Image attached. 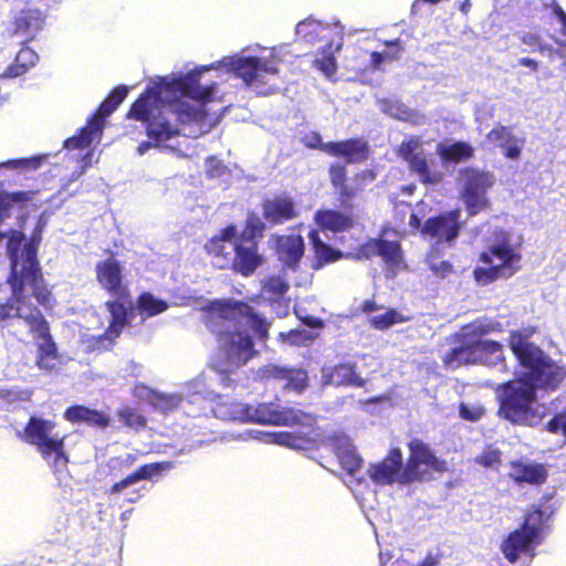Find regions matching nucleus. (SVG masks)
Returning a JSON list of instances; mask_svg holds the SVG:
<instances>
[{
  "mask_svg": "<svg viewBox=\"0 0 566 566\" xmlns=\"http://www.w3.org/2000/svg\"><path fill=\"white\" fill-rule=\"evenodd\" d=\"M209 69L210 66H203L171 80L160 77L132 104L126 117L143 123L145 133L151 140V143L143 142L138 145L137 150L140 155L151 145L160 147L169 139L179 136L182 126L206 122L208 114L201 107H195L180 99L164 101L163 95L179 94L201 103L212 101L217 84L201 86L199 83L201 73Z\"/></svg>",
  "mask_w": 566,
  "mask_h": 566,
  "instance_id": "1",
  "label": "nucleus"
},
{
  "mask_svg": "<svg viewBox=\"0 0 566 566\" xmlns=\"http://www.w3.org/2000/svg\"><path fill=\"white\" fill-rule=\"evenodd\" d=\"M206 325L219 334L221 353L217 354L210 367L220 375H230L259 355L252 336L239 329L219 333L217 326L222 322L249 325L261 343L270 338V323L243 301L231 298L213 300L202 307Z\"/></svg>",
  "mask_w": 566,
  "mask_h": 566,
  "instance_id": "2",
  "label": "nucleus"
},
{
  "mask_svg": "<svg viewBox=\"0 0 566 566\" xmlns=\"http://www.w3.org/2000/svg\"><path fill=\"white\" fill-rule=\"evenodd\" d=\"M266 223L253 211L249 212L241 232L233 223L223 227L205 243V251L212 264L243 277L252 276L263 265L265 258L260 251Z\"/></svg>",
  "mask_w": 566,
  "mask_h": 566,
  "instance_id": "3",
  "label": "nucleus"
},
{
  "mask_svg": "<svg viewBox=\"0 0 566 566\" xmlns=\"http://www.w3.org/2000/svg\"><path fill=\"white\" fill-rule=\"evenodd\" d=\"M18 247L19 241H9V253L11 258V271L8 276V284L11 289L10 302L14 304L12 317H19L28 325L31 334L50 326L49 322L42 315L40 308L32 304L24 294L25 285L32 289V295L42 306H49L52 300V293L48 289L40 262L38 260V250L32 242H27L22 251L21 266L18 269Z\"/></svg>",
  "mask_w": 566,
  "mask_h": 566,
  "instance_id": "4",
  "label": "nucleus"
},
{
  "mask_svg": "<svg viewBox=\"0 0 566 566\" xmlns=\"http://www.w3.org/2000/svg\"><path fill=\"white\" fill-rule=\"evenodd\" d=\"M328 156L343 161H333L328 165L327 175L333 189L337 192L338 201L347 205L377 178L374 169L366 168L356 171L348 182L347 165L364 164L370 158V146L363 137H352L343 140L329 142Z\"/></svg>",
  "mask_w": 566,
  "mask_h": 566,
  "instance_id": "5",
  "label": "nucleus"
},
{
  "mask_svg": "<svg viewBox=\"0 0 566 566\" xmlns=\"http://www.w3.org/2000/svg\"><path fill=\"white\" fill-rule=\"evenodd\" d=\"M95 277L101 289L113 297L104 304L109 313L108 326L103 334L94 338V348L107 349L129 325L132 294L125 281L124 266L114 255L96 263Z\"/></svg>",
  "mask_w": 566,
  "mask_h": 566,
  "instance_id": "6",
  "label": "nucleus"
},
{
  "mask_svg": "<svg viewBox=\"0 0 566 566\" xmlns=\"http://www.w3.org/2000/svg\"><path fill=\"white\" fill-rule=\"evenodd\" d=\"M499 415L518 426L534 427L548 413V407L538 402L534 386H528L520 378L501 385Z\"/></svg>",
  "mask_w": 566,
  "mask_h": 566,
  "instance_id": "7",
  "label": "nucleus"
},
{
  "mask_svg": "<svg viewBox=\"0 0 566 566\" xmlns=\"http://www.w3.org/2000/svg\"><path fill=\"white\" fill-rule=\"evenodd\" d=\"M549 516L539 506H533L524 515L520 527L510 532L500 549L505 559L515 563L522 554L533 557L548 528Z\"/></svg>",
  "mask_w": 566,
  "mask_h": 566,
  "instance_id": "8",
  "label": "nucleus"
},
{
  "mask_svg": "<svg viewBox=\"0 0 566 566\" xmlns=\"http://www.w3.org/2000/svg\"><path fill=\"white\" fill-rule=\"evenodd\" d=\"M55 427L54 420L31 416L18 436L27 443L34 446L41 457L50 461L54 472H61L67 468L70 458L65 451V437L53 434Z\"/></svg>",
  "mask_w": 566,
  "mask_h": 566,
  "instance_id": "9",
  "label": "nucleus"
},
{
  "mask_svg": "<svg viewBox=\"0 0 566 566\" xmlns=\"http://www.w3.org/2000/svg\"><path fill=\"white\" fill-rule=\"evenodd\" d=\"M478 260L486 266H476L472 276L479 285L485 286L499 279L513 276L521 269L522 255L510 240L504 238L482 251Z\"/></svg>",
  "mask_w": 566,
  "mask_h": 566,
  "instance_id": "10",
  "label": "nucleus"
},
{
  "mask_svg": "<svg viewBox=\"0 0 566 566\" xmlns=\"http://www.w3.org/2000/svg\"><path fill=\"white\" fill-rule=\"evenodd\" d=\"M409 455L403 464L402 482L408 484L422 483L433 480V473L442 474L448 471L444 459L437 457L430 446L419 438H412L407 443Z\"/></svg>",
  "mask_w": 566,
  "mask_h": 566,
  "instance_id": "11",
  "label": "nucleus"
},
{
  "mask_svg": "<svg viewBox=\"0 0 566 566\" xmlns=\"http://www.w3.org/2000/svg\"><path fill=\"white\" fill-rule=\"evenodd\" d=\"M245 422L273 426L312 427L316 417L293 407H281L274 402L247 403Z\"/></svg>",
  "mask_w": 566,
  "mask_h": 566,
  "instance_id": "12",
  "label": "nucleus"
},
{
  "mask_svg": "<svg viewBox=\"0 0 566 566\" xmlns=\"http://www.w3.org/2000/svg\"><path fill=\"white\" fill-rule=\"evenodd\" d=\"M229 66L237 77L241 78L245 85L258 90L260 94L268 95L274 91V87L269 84V77L279 75L275 61L259 56H240L232 59Z\"/></svg>",
  "mask_w": 566,
  "mask_h": 566,
  "instance_id": "13",
  "label": "nucleus"
},
{
  "mask_svg": "<svg viewBox=\"0 0 566 566\" xmlns=\"http://www.w3.org/2000/svg\"><path fill=\"white\" fill-rule=\"evenodd\" d=\"M463 175L464 184L461 199L464 202L468 214L473 217L491 207L486 192L494 185V177L489 171L472 168L465 169Z\"/></svg>",
  "mask_w": 566,
  "mask_h": 566,
  "instance_id": "14",
  "label": "nucleus"
},
{
  "mask_svg": "<svg viewBox=\"0 0 566 566\" xmlns=\"http://www.w3.org/2000/svg\"><path fill=\"white\" fill-rule=\"evenodd\" d=\"M459 209L440 212L428 218L421 228V235L437 243L452 244L460 235L462 222Z\"/></svg>",
  "mask_w": 566,
  "mask_h": 566,
  "instance_id": "15",
  "label": "nucleus"
},
{
  "mask_svg": "<svg viewBox=\"0 0 566 566\" xmlns=\"http://www.w3.org/2000/svg\"><path fill=\"white\" fill-rule=\"evenodd\" d=\"M418 138H410L402 140L398 147V156L408 164L411 174L416 175L420 182L424 185H434L442 180V175L439 171L430 169L428 159L423 151L417 153L419 147Z\"/></svg>",
  "mask_w": 566,
  "mask_h": 566,
  "instance_id": "16",
  "label": "nucleus"
},
{
  "mask_svg": "<svg viewBox=\"0 0 566 566\" xmlns=\"http://www.w3.org/2000/svg\"><path fill=\"white\" fill-rule=\"evenodd\" d=\"M402 452L399 448H391L381 461L371 464L368 469L371 481L380 485H391L394 483L407 485L402 482Z\"/></svg>",
  "mask_w": 566,
  "mask_h": 566,
  "instance_id": "17",
  "label": "nucleus"
},
{
  "mask_svg": "<svg viewBox=\"0 0 566 566\" xmlns=\"http://www.w3.org/2000/svg\"><path fill=\"white\" fill-rule=\"evenodd\" d=\"M565 375L564 369L547 356L531 371L524 373L520 379L528 386H534V391L538 388L553 391L558 388Z\"/></svg>",
  "mask_w": 566,
  "mask_h": 566,
  "instance_id": "18",
  "label": "nucleus"
},
{
  "mask_svg": "<svg viewBox=\"0 0 566 566\" xmlns=\"http://www.w3.org/2000/svg\"><path fill=\"white\" fill-rule=\"evenodd\" d=\"M262 214L270 226H277L294 220L300 212L293 198L279 195L261 202Z\"/></svg>",
  "mask_w": 566,
  "mask_h": 566,
  "instance_id": "19",
  "label": "nucleus"
},
{
  "mask_svg": "<svg viewBox=\"0 0 566 566\" xmlns=\"http://www.w3.org/2000/svg\"><path fill=\"white\" fill-rule=\"evenodd\" d=\"M275 254L282 264L296 270L305 253V243L300 234L272 235Z\"/></svg>",
  "mask_w": 566,
  "mask_h": 566,
  "instance_id": "20",
  "label": "nucleus"
},
{
  "mask_svg": "<svg viewBox=\"0 0 566 566\" xmlns=\"http://www.w3.org/2000/svg\"><path fill=\"white\" fill-rule=\"evenodd\" d=\"M322 382L324 386L361 388L366 379L357 373L355 363L346 361L322 368Z\"/></svg>",
  "mask_w": 566,
  "mask_h": 566,
  "instance_id": "21",
  "label": "nucleus"
},
{
  "mask_svg": "<svg viewBox=\"0 0 566 566\" xmlns=\"http://www.w3.org/2000/svg\"><path fill=\"white\" fill-rule=\"evenodd\" d=\"M346 210L336 209H319L315 212L314 220L322 230H328L334 233L346 232L355 227L357 223V216L347 210L350 207V201L347 205H343Z\"/></svg>",
  "mask_w": 566,
  "mask_h": 566,
  "instance_id": "22",
  "label": "nucleus"
},
{
  "mask_svg": "<svg viewBox=\"0 0 566 566\" xmlns=\"http://www.w3.org/2000/svg\"><path fill=\"white\" fill-rule=\"evenodd\" d=\"M45 18L40 9L25 7L13 17L12 33L23 36V42L28 43L43 29Z\"/></svg>",
  "mask_w": 566,
  "mask_h": 566,
  "instance_id": "23",
  "label": "nucleus"
},
{
  "mask_svg": "<svg viewBox=\"0 0 566 566\" xmlns=\"http://www.w3.org/2000/svg\"><path fill=\"white\" fill-rule=\"evenodd\" d=\"M63 418L72 424L84 423L96 429H105L111 424V418L104 411L78 403L67 407Z\"/></svg>",
  "mask_w": 566,
  "mask_h": 566,
  "instance_id": "24",
  "label": "nucleus"
},
{
  "mask_svg": "<svg viewBox=\"0 0 566 566\" xmlns=\"http://www.w3.org/2000/svg\"><path fill=\"white\" fill-rule=\"evenodd\" d=\"M266 378L284 381V388L303 392L308 387V375L303 368H287L277 365H268L264 369Z\"/></svg>",
  "mask_w": 566,
  "mask_h": 566,
  "instance_id": "25",
  "label": "nucleus"
},
{
  "mask_svg": "<svg viewBox=\"0 0 566 566\" xmlns=\"http://www.w3.org/2000/svg\"><path fill=\"white\" fill-rule=\"evenodd\" d=\"M174 468L172 461H160V462H151L146 463L137 468L134 472L126 475L120 481L114 483L111 489V494H117L120 493L124 489L128 488L129 485L137 483L139 481L144 480H153L154 478H157L161 475L164 472L170 470Z\"/></svg>",
  "mask_w": 566,
  "mask_h": 566,
  "instance_id": "26",
  "label": "nucleus"
},
{
  "mask_svg": "<svg viewBox=\"0 0 566 566\" xmlns=\"http://www.w3.org/2000/svg\"><path fill=\"white\" fill-rule=\"evenodd\" d=\"M510 347L520 365L526 368L527 371H531L547 357L538 346L525 340L520 332L512 333Z\"/></svg>",
  "mask_w": 566,
  "mask_h": 566,
  "instance_id": "27",
  "label": "nucleus"
},
{
  "mask_svg": "<svg viewBox=\"0 0 566 566\" xmlns=\"http://www.w3.org/2000/svg\"><path fill=\"white\" fill-rule=\"evenodd\" d=\"M486 140L503 149V155L509 159H517L521 156L524 139L517 138L512 127L504 125L494 126L485 136Z\"/></svg>",
  "mask_w": 566,
  "mask_h": 566,
  "instance_id": "28",
  "label": "nucleus"
},
{
  "mask_svg": "<svg viewBox=\"0 0 566 566\" xmlns=\"http://www.w3.org/2000/svg\"><path fill=\"white\" fill-rule=\"evenodd\" d=\"M509 476L518 484L541 485L546 482L548 473L544 464L515 460L510 463Z\"/></svg>",
  "mask_w": 566,
  "mask_h": 566,
  "instance_id": "29",
  "label": "nucleus"
},
{
  "mask_svg": "<svg viewBox=\"0 0 566 566\" xmlns=\"http://www.w3.org/2000/svg\"><path fill=\"white\" fill-rule=\"evenodd\" d=\"M35 338H41L43 342L38 344V354L35 365L39 369L51 373L56 369L61 355L57 350V345L53 340L50 332V326L46 327V333L41 329L33 334Z\"/></svg>",
  "mask_w": 566,
  "mask_h": 566,
  "instance_id": "30",
  "label": "nucleus"
},
{
  "mask_svg": "<svg viewBox=\"0 0 566 566\" xmlns=\"http://www.w3.org/2000/svg\"><path fill=\"white\" fill-rule=\"evenodd\" d=\"M308 241L315 258L314 269H319L326 264L334 263L344 258H349V254L333 248L324 242L319 235L318 230L312 229L308 232Z\"/></svg>",
  "mask_w": 566,
  "mask_h": 566,
  "instance_id": "31",
  "label": "nucleus"
},
{
  "mask_svg": "<svg viewBox=\"0 0 566 566\" xmlns=\"http://www.w3.org/2000/svg\"><path fill=\"white\" fill-rule=\"evenodd\" d=\"M245 410L247 403L222 395H218L211 406L213 416L223 421L245 422Z\"/></svg>",
  "mask_w": 566,
  "mask_h": 566,
  "instance_id": "32",
  "label": "nucleus"
},
{
  "mask_svg": "<svg viewBox=\"0 0 566 566\" xmlns=\"http://www.w3.org/2000/svg\"><path fill=\"white\" fill-rule=\"evenodd\" d=\"M129 88L126 85H118L108 94V96L98 105L91 116V123L95 128H103L104 120L117 109V107L127 97Z\"/></svg>",
  "mask_w": 566,
  "mask_h": 566,
  "instance_id": "33",
  "label": "nucleus"
},
{
  "mask_svg": "<svg viewBox=\"0 0 566 566\" xmlns=\"http://www.w3.org/2000/svg\"><path fill=\"white\" fill-rule=\"evenodd\" d=\"M474 148L467 142H454L452 144L440 143L437 146V154L444 164H459L474 157Z\"/></svg>",
  "mask_w": 566,
  "mask_h": 566,
  "instance_id": "34",
  "label": "nucleus"
},
{
  "mask_svg": "<svg viewBox=\"0 0 566 566\" xmlns=\"http://www.w3.org/2000/svg\"><path fill=\"white\" fill-rule=\"evenodd\" d=\"M442 363L447 368L455 369L464 365H474L478 361L473 342L464 343L458 347L449 349L443 358Z\"/></svg>",
  "mask_w": 566,
  "mask_h": 566,
  "instance_id": "35",
  "label": "nucleus"
},
{
  "mask_svg": "<svg viewBox=\"0 0 566 566\" xmlns=\"http://www.w3.org/2000/svg\"><path fill=\"white\" fill-rule=\"evenodd\" d=\"M39 61L36 52L28 46H22L15 55L14 62L4 72H0V80L18 77L27 73Z\"/></svg>",
  "mask_w": 566,
  "mask_h": 566,
  "instance_id": "36",
  "label": "nucleus"
},
{
  "mask_svg": "<svg viewBox=\"0 0 566 566\" xmlns=\"http://www.w3.org/2000/svg\"><path fill=\"white\" fill-rule=\"evenodd\" d=\"M138 313L145 317H153L169 308L167 301L156 297L151 292H142L136 300Z\"/></svg>",
  "mask_w": 566,
  "mask_h": 566,
  "instance_id": "37",
  "label": "nucleus"
},
{
  "mask_svg": "<svg viewBox=\"0 0 566 566\" xmlns=\"http://www.w3.org/2000/svg\"><path fill=\"white\" fill-rule=\"evenodd\" d=\"M103 128H95V125L91 123V117L87 119V124L82 127L77 134L66 138L63 143L64 148L74 150V149H84L88 147L94 139V136L97 133H101Z\"/></svg>",
  "mask_w": 566,
  "mask_h": 566,
  "instance_id": "38",
  "label": "nucleus"
},
{
  "mask_svg": "<svg viewBox=\"0 0 566 566\" xmlns=\"http://www.w3.org/2000/svg\"><path fill=\"white\" fill-rule=\"evenodd\" d=\"M377 256L390 265H397L402 260L401 244L394 240L377 238Z\"/></svg>",
  "mask_w": 566,
  "mask_h": 566,
  "instance_id": "39",
  "label": "nucleus"
},
{
  "mask_svg": "<svg viewBox=\"0 0 566 566\" xmlns=\"http://www.w3.org/2000/svg\"><path fill=\"white\" fill-rule=\"evenodd\" d=\"M313 66L326 77H332L336 73L337 63L332 42H328L319 50L318 56L313 61Z\"/></svg>",
  "mask_w": 566,
  "mask_h": 566,
  "instance_id": "40",
  "label": "nucleus"
},
{
  "mask_svg": "<svg viewBox=\"0 0 566 566\" xmlns=\"http://www.w3.org/2000/svg\"><path fill=\"white\" fill-rule=\"evenodd\" d=\"M289 290V282L281 275H270L262 283V292L273 302L280 301Z\"/></svg>",
  "mask_w": 566,
  "mask_h": 566,
  "instance_id": "41",
  "label": "nucleus"
},
{
  "mask_svg": "<svg viewBox=\"0 0 566 566\" xmlns=\"http://www.w3.org/2000/svg\"><path fill=\"white\" fill-rule=\"evenodd\" d=\"M117 417L123 426L134 430L142 431L147 426V418L137 409L130 406H124L117 410Z\"/></svg>",
  "mask_w": 566,
  "mask_h": 566,
  "instance_id": "42",
  "label": "nucleus"
},
{
  "mask_svg": "<svg viewBox=\"0 0 566 566\" xmlns=\"http://www.w3.org/2000/svg\"><path fill=\"white\" fill-rule=\"evenodd\" d=\"M403 322H407V317H405L396 308H388L385 313L371 316L368 319L369 325L378 331H385L395 324Z\"/></svg>",
  "mask_w": 566,
  "mask_h": 566,
  "instance_id": "43",
  "label": "nucleus"
},
{
  "mask_svg": "<svg viewBox=\"0 0 566 566\" xmlns=\"http://www.w3.org/2000/svg\"><path fill=\"white\" fill-rule=\"evenodd\" d=\"M496 325V323L476 318L462 327L461 337L463 339L472 338V340H474V338L481 339L480 337L494 332Z\"/></svg>",
  "mask_w": 566,
  "mask_h": 566,
  "instance_id": "44",
  "label": "nucleus"
},
{
  "mask_svg": "<svg viewBox=\"0 0 566 566\" xmlns=\"http://www.w3.org/2000/svg\"><path fill=\"white\" fill-rule=\"evenodd\" d=\"M316 422L312 427H306L307 432H294V439H292V449L296 450H311L317 447V429L315 428Z\"/></svg>",
  "mask_w": 566,
  "mask_h": 566,
  "instance_id": "45",
  "label": "nucleus"
},
{
  "mask_svg": "<svg viewBox=\"0 0 566 566\" xmlns=\"http://www.w3.org/2000/svg\"><path fill=\"white\" fill-rule=\"evenodd\" d=\"M473 346L478 357V361H481L488 355H496L502 352L503 346L497 340L492 339H474Z\"/></svg>",
  "mask_w": 566,
  "mask_h": 566,
  "instance_id": "46",
  "label": "nucleus"
},
{
  "mask_svg": "<svg viewBox=\"0 0 566 566\" xmlns=\"http://www.w3.org/2000/svg\"><path fill=\"white\" fill-rule=\"evenodd\" d=\"M339 462L342 468L349 474L357 472L363 464L361 458L355 450L346 449L339 453Z\"/></svg>",
  "mask_w": 566,
  "mask_h": 566,
  "instance_id": "47",
  "label": "nucleus"
},
{
  "mask_svg": "<svg viewBox=\"0 0 566 566\" xmlns=\"http://www.w3.org/2000/svg\"><path fill=\"white\" fill-rule=\"evenodd\" d=\"M355 260H370L377 256V238H371L358 245L355 252L348 253Z\"/></svg>",
  "mask_w": 566,
  "mask_h": 566,
  "instance_id": "48",
  "label": "nucleus"
},
{
  "mask_svg": "<svg viewBox=\"0 0 566 566\" xmlns=\"http://www.w3.org/2000/svg\"><path fill=\"white\" fill-rule=\"evenodd\" d=\"M302 144L310 149H316L325 153L328 155L329 148V142L324 143L322 139V136L317 132H311L302 137Z\"/></svg>",
  "mask_w": 566,
  "mask_h": 566,
  "instance_id": "49",
  "label": "nucleus"
},
{
  "mask_svg": "<svg viewBox=\"0 0 566 566\" xmlns=\"http://www.w3.org/2000/svg\"><path fill=\"white\" fill-rule=\"evenodd\" d=\"M387 45L396 46V52L394 54H382L380 52L374 51L370 54V63L374 69H379L381 63L385 61V59L389 60H396L399 57V53L401 52L402 48L400 46L399 39H396L394 41L387 42Z\"/></svg>",
  "mask_w": 566,
  "mask_h": 566,
  "instance_id": "50",
  "label": "nucleus"
},
{
  "mask_svg": "<svg viewBox=\"0 0 566 566\" xmlns=\"http://www.w3.org/2000/svg\"><path fill=\"white\" fill-rule=\"evenodd\" d=\"M428 262L430 271L438 277L444 279L454 272L453 265L449 261H439L430 256Z\"/></svg>",
  "mask_w": 566,
  "mask_h": 566,
  "instance_id": "51",
  "label": "nucleus"
},
{
  "mask_svg": "<svg viewBox=\"0 0 566 566\" xmlns=\"http://www.w3.org/2000/svg\"><path fill=\"white\" fill-rule=\"evenodd\" d=\"M459 413L462 419L475 422L483 417L484 409L482 407H470L462 402L459 406Z\"/></svg>",
  "mask_w": 566,
  "mask_h": 566,
  "instance_id": "52",
  "label": "nucleus"
},
{
  "mask_svg": "<svg viewBox=\"0 0 566 566\" xmlns=\"http://www.w3.org/2000/svg\"><path fill=\"white\" fill-rule=\"evenodd\" d=\"M179 399L171 395L159 394L156 396L155 406L164 411H171L178 407Z\"/></svg>",
  "mask_w": 566,
  "mask_h": 566,
  "instance_id": "53",
  "label": "nucleus"
},
{
  "mask_svg": "<svg viewBox=\"0 0 566 566\" xmlns=\"http://www.w3.org/2000/svg\"><path fill=\"white\" fill-rule=\"evenodd\" d=\"M39 190H24V191H14L10 193V200L12 202V207L15 205H25L33 200V198L39 193Z\"/></svg>",
  "mask_w": 566,
  "mask_h": 566,
  "instance_id": "54",
  "label": "nucleus"
},
{
  "mask_svg": "<svg viewBox=\"0 0 566 566\" xmlns=\"http://www.w3.org/2000/svg\"><path fill=\"white\" fill-rule=\"evenodd\" d=\"M481 465L489 468L501 462V454L497 450L483 452L476 460Z\"/></svg>",
  "mask_w": 566,
  "mask_h": 566,
  "instance_id": "55",
  "label": "nucleus"
},
{
  "mask_svg": "<svg viewBox=\"0 0 566 566\" xmlns=\"http://www.w3.org/2000/svg\"><path fill=\"white\" fill-rule=\"evenodd\" d=\"M292 439H294V432H280L275 434V442L280 446L292 447Z\"/></svg>",
  "mask_w": 566,
  "mask_h": 566,
  "instance_id": "56",
  "label": "nucleus"
},
{
  "mask_svg": "<svg viewBox=\"0 0 566 566\" xmlns=\"http://www.w3.org/2000/svg\"><path fill=\"white\" fill-rule=\"evenodd\" d=\"M13 308L14 304L9 300L6 303L0 304V322L12 317Z\"/></svg>",
  "mask_w": 566,
  "mask_h": 566,
  "instance_id": "57",
  "label": "nucleus"
},
{
  "mask_svg": "<svg viewBox=\"0 0 566 566\" xmlns=\"http://www.w3.org/2000/svg\"><path fill=\"white\" fill-rule=\"evenodd\" d=\"M380 308H381V305H378L374 300H365L360 304V310L364 313H371V312L378 311Z\"/></svg>",
  "mask_w": 566,
  "mask_h": 566,
  "instance_id": "58",
  "label": "nucleus"
},
{
  "mask_svg": "<svg viewBox=\"0 0 566 566\" xmlns=\"http://www.w3.org/2000/svg\"><path fill=\"white\" fill-rule=\"evenodd\" d=\"M408 223L412 231H419L421 233V228L423 223L421 222V218L417 213L412 212L410 214Z\"/></svg>",
  "mask_w": 566,
  "mask_h": 566,
  "instance_id": "59",
  "label": "nucleus"
},
{
  "mask_svg": "<svg viewBox=\"0 0 566 566\" xmlns=\"http://www.w3.org/2000/svg\"><path fill=\"white\" fill-rule=\"evenodd\" d=\"M8 197H10L9 192H0V212H7L12 208V202Z\"/></svg>",
  "mask_w": 566,
  "mask_h": 566,
  "instance_id": "60",
  "label": "nucleus"
},
{
  "mask_svg": "<svg viewBox=\"0 0 566 566\" xmlns=\"http://www.w3.org/2000/svg\"><path fill=\"white\" fill-rule=\"evenodd\" d=\"M554 12L559 22L562 23L563 34L566 35V12L559 6H555Z\"/></svg>",
  "mask_w": 566,
  "mask_h": 566,
  "instance_id": "61",
  "label": "nucleus"
},
{
  "mask_svg": "<svg viewBox=\"0 0 566 566\" xmlns=\"http://www.w3.org/2000/svg\"><path fill=\"white\" fill-rule=\"evenodd\" d=\"M303 322L305 325L312 327V328H321L323 327V321L318 317L314 316H306L303 318Z\"/></svg>",
  "mask_w": 566,
  "mask_h": 566,
  "instance_id": "62",
  "label": "nucleus"
},
{
  "mask_svg": "<svg viewBox=\"0 0 566 566\" xmlns=\"http://www.w3.org/2000/svg\"><path fill=\"white\" fill-rule=\"evenodd\" d=\"M518 64L522 66L530 67L533 71H537V69H538L537 61H535L534 59H531V57H521L518 60Z\"/></svg>",
  "mask_w": 566,
  "mask_h": 566,
  "instance_id": "63",
  "label": "nucleus"
},
{
  "mask_svg": "<svg viewBox=\"0 0 566 566\" xmlns=\"http://www.w3.org/2000/svg\"><path fill=\"white\" fill-rule=\"evenodd\" d=\"M439 564V556L431 553L427 554L420 566H437Z\"/></svg>",
  "mask_w": 566,
  "mask_h": 566,
  "instance_id": "64",
  "label": "nucleus"
}]
</instances>
